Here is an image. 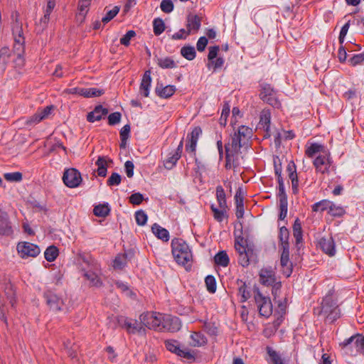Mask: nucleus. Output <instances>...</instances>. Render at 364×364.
<instances>
[{
	"label": "nucleus",
	"mask_w": 364,
	"mask_h": 364,
	"mask_svg": "<svg viewBox=\"0 0 364 364\" xmlns=\"http://www.w3.org/2000/svg\"><path fill=\"white\" fill-rule=\"evenodd\" d=\"M172 254L178 264L185 267L186 270L191 268L192 253L186 242L181 238H174L171 242Z\"/></svg>",
	"instance_id": "nucleus-1"
},
{
	"label": "nucleus",
	"mask_w": 364,
	"mask_h": 364,
	"mask_svg": "<svg viewBox=\"0 0 364 364\" xmlns=\"http://www.w3.org/2000/svg\"><path fill=\"white\" fill-rule=\"evenodd\" d=\"M314 314L323 315L326 322L333 323L341 316V311L332 295L328 294L323 298L321 306L314 309Z\"/></svg>",
	"instance_id": "nucleus-2"
},
{
	"label": "nucleus",
	"mask_w": 364,
	"mask_h": 364,
	"mask_svg": "<svg viewBox=\"0 0 364 364\" xmlns=\"http://www.w3.org/2000/svg\"><path fill=\"white\" fill-rule=\"evenodd\" d=\"M254 299L257 306L259 314L261 316L269 318L273 311L271 299L269 296H264L260 291L259 287L255 286L253 288Z\"/></svg>",
	"instance_id": "nucleus-3"
},
{
	"label": "nucleus",
	"mask_w": 364,
	"mask_h": 364,
	"mask_svg": "<svg viewBox=\"0 0 364 364\" xmlns=\"http://www.w3.org/2000/svg\"><path fill=\"white\" fill-rule=\"evenodd\" d=\"M164 315L156 312L143 313L139 316L142 327L162 331Z\"/></svg>",
	"instance_id": "nucleus-4"
},
{
	"label": "nucleus",
	"mask_w": 364,
	"mask_h": 364,
	"mask_svg": "<svg viewBox=\"0 0 364 364\" xmlns=\"http://www.w3.org/2000/svg\"><path fill=\"white\" fill-rule=\"evenodd\" d=\"M259 96L263 102L273 107L279 108L281 107V103L277 97V92L269 84L262 83L260 85Z\"/></svg>",
	"instance_id": "nucleus-5"
},
{
	"label": "nucleus",
	"mask_w": 364,
	"mask_h": 364,
	"mask_svg": "<svg viewBox=\"0 0 364 364\" xmlns=\"http://www.w3.org/2000/svg\"><path fill=\"white\" fill-rule=\"evenodd\" d=\"M118 325L125 329L129 334L140 333L142 330L141 321L132 319L124 316H117L116 317Z\"/></svg>",
	"instance_id": "nucleus-6"
},
{
	"label": "nucleus",
	"mask_w": 364,
	"mask_h": 364,
	"mask_svg": "<svg viewBox=\"0 0 364 364\" xmlns=\"http://www.w3.org/2000/svg\"><path fill=\"white\" fill-rule=\"evenodd\" d=\"M63 181L66 186L76 188L82 181L81 174L76 168H68L64 171Z\"/></svg>",
	"instance_id": "nucleus-7"
},
{
	"label": "nucleus",
	"mask_w": 364,
	"mask_h": 364,
	"mask_svg": "<svg viewBox=\"0 0 364 364\" xmlns=\"http://www.w3.org/2000/svg\"><path fill=\"white\" fill-rule=\"evenodd\" d=\"M17 251L22 258L28 257H36L41 252L38 245L28 242H18L17 245Z\"/></svg>",
	"instance_id": "nucleus-8"
},
{
	"label": "nucleus",
	"mask_w": 364,
	"mask_h": 364,
	"mask_svg": "<svg viewBox=\"0 0 364 364\" xmlns=\"http://www.w3.org/2000/svg\"><path fill=\"white\" fill-rule=\"evenodd\" d=\"M165 346L168 350L181 358L187 360H193L195 358L194 355L191 351L188 350L186 348L181 349L178 342L176 340L166 341Z\"/></svg>",
	"instance_id": "nucleus-9"
},
{
	"label": "nucleus",
	"mask_w": 364,
	"mask_h": 364,
	"mask_svg": "<svg viewBox=\"0 0 364 364\" xmlns=\"http://www.w3.org/2000/svg\"><path fill=\"white\" fill-rule=\"evenodd\" d=\"M43 297L50 310L55 312L62 311L64 302L56 294L50 290H47L44 292Z\"/></svg>",
	"instance_id": "nucleus-10"
},
{
	"label": "nucleus",
	"mask_w": 364,
	"mask_h": 364,
	"mask_svg": "<svg viewBox=\"0 0 364 364\" xmlns=\"http://www.w3.org/2000/svg\"><path fill=\"white\" fill-rule=\"evenodd\" d=\"M55 7V2L51 1L47 2L43 16L40 19L39 22L36 23V31L38 34L42 33L48 27L50 15Z\"/></svg>",
	"instance_id": "nucleus-11"
},
{
	"label": "nucleus",
	"mask_w": 364,
	"mask_h": 364,
	"mask_svg": "<svg viewBox=\"0 0 364 364\" xmlns=\"http://www.w3.org/2000/svg\"><path fill=\"white\" fill-rule=\"evenodd\" d=\"M244 139L242 138L237 136L235 134L230 136V141L225 144V153H227V150L230 151V154H239L240 149L245 145L246 141H243Z\"/></svg>",
	"instance_id": "nucleus-12"
},
{
	"label": "nucleus",
	"mask_w": 364,
	"mask_h": 364,
	"mask_svg": "<svg viewBox=\"0 0 364 364\" xmlns=\"http://www.w3.org/2000/svg\"><path fill=\"white\" fill-rule=\"evenodd\" d=\"M181 328V323L178 317L171 315L164 316L162 331L176 332L179 331Z\"/></svg>",
	"instance_id": "nucleus-13"
},
{
	"label": "nucleus",
	"mask_w": 364,
	"mask_h": 364,
	"mask_svg": "<svg viewBox=\"0 0 364 364\" xmlns=\"http://www.w3.org/2000/svg\"><path fill=\"white\" fill-rule=\"evenodd\" d=\"M318 247L328 256H333L336 253L335 242L331 236L323 237L318 242Z\"/></svg>",
	"instance_id": "nucleus-14"
},
{
	"label": "nucleus",
	"mask_w": 364,
	"mask_h": 364,
	"mask_svg": "<svg viewBox=\"0 0 364 364\" xmlns=\"http://www.w3.org/2000/svg\"><path fill=\"white\" fill-rule=\"evenodd\" d=\"M14 231L6 212L0 213V237L11 236Z\"/></svg>",
	"instance_id": "nucleus-15"
},
{
	"label": "nucleus",
	"mask_w": 364,
	"mask_h": 364,
	"mask_svg": "<svg viewBox=\"0 0 364 364\" xmlns=\"http://www.w3.org/2000/svg\"><path fill=\"white\" fill-rule=\"evenodd\" d=\"M259 282L264 285L269 287L276 282L275 272L271 269L263 268L259 273Z\"/></svg>",
	"instance_id": "nucleus-16"
},
{
	"label": "nucleus",
	"mask_w": 364,
	"mask_h": 364,
	"mask_svg": "<svg viewBox=\"0 0 364 364\" xmlns=\"http://www.w3.org/2000/svg\"><path fill=\"white\" fill-rule=\"evenodd\" d=\"M108 109L104 108L101 105H98L92 112L87 114V120L89 122L100 121L104 118L108 114Z\"/></svg>",
	"instance_id": "nucleus-17"
},
{
	"label": "nucleus",
	"mask_w": 364,
	"mask_h": 364,
	"mask_svg": "<svg viewBox=\"0 0 364 364\" xmlns=\"http://www.w3.org/2000/svg\"><path fill=\"white\" fill-rule=\"evenodd\" d=\"M317 171L322 173H328L330 161L327 154L318 156L313 162Z\"/></svg>",
	"instance_id": "nucleus-18"
},
{
	"label": "nucleus",
	"mask_w": 364,
	"mask_h": 364,
	"mask_svg": "<svg viewBox=\"0 0 364 364\" xmlns=\"http://www.w3.org/2000/svg\"><path fill=\"white\" fill-rule=\"evenodd\" d=\"M183 147V143L181 140L174 153L171 154V156L164 161V164L166 168L171 169L176 164L177 161L181 156Z\"/></svg>",
	"instance_id": "nucleus-19"
},
{
	"label": "nucleus",
	"mask_w": 364,
	"mask_h": 364,
	"mask_svg": "<svg viewBox=\"0 0 364 364\" xmlns=\"http://www.w3.org/2000/svg\"><path fill=\"white\" fill-rule=\"evenodd\" d=\"M176 88L174 85L164 86L162 83L157 82L155 87V92L161 98H169L176 92Z\"/></svg>",
	"instance_id": "nucleus-20"
},
{
	"label": "nucleus",
	"mask_w": 364,
	"mask_h": 364,
	"mask_svg": "<svg viewBox=\"0 0 364 364\" xmlns=\"http://www.w3.org/2000/svg\"><path fill=\"white\" fill-rule=\"evenodd\" d=\"M133 255L134 253L132 251L117 255L114 260V268L122 269L127 265L128 259H130Z\"/></svg>",
	"instance_id": "nucleus-21"
},
{
	"label": "nucleus",
	"mask_w": 364,
	"mask_h": 364,
	"mask_svg": "<svg viewBox=\"0 0 364 364\" xmlns=\"http://www.w3.org/2000/svg\"><path fill=\"white\" fill-rule=\"evenodd\" d=\"M12 34L14 36L15 44L25 45V38L23 36L22 24L18 23L17 21L12 27Z\"/></svg>",
	"instance_id": "nucleus-22"
},
{
	"label": "nucleus",
	"mask_w": 364,
	"mask_h": 364,
	"mask_svg": "<svg viewBox=\"0 0 364 364\" xmlns=\"http://www.w3.org/2000/svg\"><path fill=\"white\" fill-rule=\"evenodd\" d=\"M151 71L146 70L145 71L142 80L140 84V92L141 94L147 97L149 95V88L151 87Z\"/></svg>",
	"instance_id": "nucleus-23"
},
{
	"label": "nucleus",
	"mask_w": 364,
	"mask_h": 364,
	"mask_svg": "<svg viewBox=\"0 0 364 364\" xmlns=\"http://www.w3.org/2000/svg\"><path fill=\"white\" fill-rule=\"evenodd\" d=\"M201 25V18L198 15H188L187 18V35L191 30L198 31Z\"/></svg>",
	"instance_id": "nucleus-24"
},
{
	"label": "nucleus",
	"mask_w": 364,
	"mask_h": 364,
	"mask_svg": "<svg viewBox=\"0 0 364 364\" xmlns=\"http://www.w3.org/2000/svg\"><path fill=\"white\" fill-rule=\"evenodd\" d=\"M266 350L269 355V359L267 360L269 364H286L281 355L272 347L267 346Z\"/></svg>",
	"instance_id": "nucleus-25"
},
{
	"label": "nucleus",
	"mask_w": 364,
	"mask_h": 364,
	"mask_svg": "<svg viewBox=\"0 0 364 364\" xmlns=\"http://www.w3.org/2000/svg\"><path fill=\"white\" fill-rule=\"evenodd\" d=\"M152 232L154 235L159 239L167 242L169 240V232L168 231L161 227L157 223H154L151 227Z\"/></svg>",
	"instance_id": "nucleus-26"
},
{
	"label": "nucleus",
	"mask_w": 364,
	"mask_h": 364,
	"mask_svg": "<svg viewBox=\"0 0 364 364\" xmlns=\"http://www.w3.org/2000/svg\"><path fill=\"white\" fill-rule=\"evenodd\" d=\"M91 1L87 0H79L78 9L79 12L77 15V18L82 23L85 18V16L88 11V8L90 5Z\"/></svg>",
	"instance_id": "nucleus-27"
},
{
	"label": "nucleus",
	"mask_w": 364,
	"mask_h": 364,
	"mask_svg": "<svg viewBox=\"0 0 364 364\" xmlns=\"http://www.w3.org/2000/svg\"><path fill=\"white\" fill-rule=\"evenodd\" d=\"M215 264L223 267H228L230 263L229 257L225 250L218 252L214 257Z\"/></svg>",
	"instance_id": "nucleus-28"
},
{
	"label": "nucleus",
	"mask_w": 364,
	"mask_h": 364,
	"mask_svg": "<svg viewBox=\"0 0 364 364\" xmlns=\"http://www.w3.org/2000/svg\"><path fill=\"white\" fill-rule=\"evenodd\" d=\"M237 284L240 286L238 291L241 296L240 302H245L251 297L250 291L247 289L246 283L242 279H237Z\"/></svg>",
	"instance_id": "nucleus-29"
},
{
	"label": "nucleus",
	"mask_w": 364,
	"mask_h": 364,
	"mask_svg": "<svg viewBox=\"0 0 364 364\" xmlns=\"http://www.w3.org/2000/svg\"><path fill=\"white\" fill-rule=\"evenodd\" d=\"M210 209L213 213V218L218 222H222L224 218H228L227 210L228 208H216L215 205H210Z\"/></svg>",
	"instance_id": "nucleus-30"
},
{
	"label": "nucleus",
	"mask_w": 364,
	"mask_h": 364,
	"mask_svg": "<svg viewBox=\"0 0 364 364\" xmlns=\"http://www.w3.org/2000/svg\"><path fill=\"white\" fill-rule=\"evenodd\" d=\"M110 213L108 203L99 204L94 207L93 213L95 215L101 218L107 217Z\"/></svg>",
	"instance_id": "nucleus-31"
},
{
	"label": "nucleus",
	"mask_w": 364,
	"mask_h": 364,
	"mask_svg": "<svg viewBox=\"0 0 364 364\" xmlns=\"http://www.w3.org/2000/svg\"><path fill=\"white\" fill-rule=\"evenodd\" d=\"M234 134L240 138H242L243 141H246L247 144L249 139L251 138L252 134V129L246 127V126H240L237 130V132H235Z\"/></svg>",
	"instance_id": "nucleus-32"
},
{
	"label": "nucleus",
	"mask_w": 364,
	"mask_h": 364,
	"mask_svg": "<svg viewBox=\"0 0 364 364\" xmlns=\"http://www.w3.org/2000/svg\"><path fill=\"white\" fill-rule=\"evenodd\" d=\"M320 152H325L324 146L317 143L311 144L305 151V154L309 158H313L316 154Z\"/></svg>",
	"instance_id": "nucleus-33"
},
{
	"label": "nucleus",
	"mask_w": 364,
	"mask_h": 364,
	"mask_svg": "<svg viewBox=\"0 0 364 364\" xmlns=\"http://www.w3.org/2000/svg\"><path fill=\"white\" fill-rule=\"evenodd\" d=\"M4 293H5V296H6V299L9 301L11 306L12 307H14L16 300V293L14 289V286L12 284H11L10 282L6 284L5 289H4Z\"/></svg>",
	"instance_id": "nucleus-34"
},
{
	"label": "nucleus",
	"mask_w": 364,
	"mask_h": 364,
	"mask_svg": "<svg viewBox=\"0 0 364 364\" xmlns=\"http://www.w3.org/2000/svg\"><path fill=\"white\" fill-rule=\"evenodd\" d=\"M270 114L269 113H264L260 116V120L259 122V125L260 128H262L266 132L265 137L269 136V128H270Z\"/></svg>",
	"instance_id": "nucleus-35"
},
{
	"label": "nucleus",
	"mask_w": 364,
	"mask_h": 364,
	"mask_svg": "<svg viewBox=\"0 0 364 364\" xmlns=\"http://www.w3.org/2000/svg\"><path fill=\"white\" fill-rule=\"evenodd\" d=\"M216 198L219 208H228L224 188L221 186L216 187Z\"/></svg>",
	"instance_id": "nucleus-36"
},
{
	"label": "nucleus",
	"mask_w": 364,
	"mask_h": 364,
	"mask_svg": "<svg viewBox=\"0 0 364 364\" xmlns=\"http://www.w3.org/2000/svg\"><path fill=\"white\" fill-rule=\"evenodd\" d=\"M181 55L188 60H192L196 58V52L192 46H184L181 49Z\"/></svg>",
	"instance_id": "nucleus-37"
},
{
	"label": "nucleus",
	"mask_w": 364,
	"mask_h": 364,
	"mask_svg": "<svg viewBox=\"0 0 364 364\" xmlns=\"http://www.w3.org/2000/svg\"><path fill=\"white\" fill-rule=\"evenodd\" d=\"M157 65L163 69H169L176 67L175 61L171 57L159 58L156 60Z\"/></svg>",
	"instance_id": "nucleus-38"
},
{
	"label": "nucleus",
	"mask_w": 364,
	"mask_h": 364,
	"mask_svg": "<svg viewBox=\"0 0 364 364\" xmlns=\"http://www.w3.org/2000/svg\"><path fill=\"white\" fill-rule=\"evenodd\" d=\"M95 164L97 166V174L101 177H105L107 171V161L105 156H99Z\"/></svg>",
	"instance_id": "nucleus-39"
},
{
	"label": "nucleus",
	"mask_w": 364,
	"mask_h": 364,
	"mask_svg": "<svg viewBox=\"0 0 364 364\" xmlns=\"http://www.w3.org/2000/svg\"><path fill=\"white\" fill-rule=\"evenodd\" d=\"M58 254V249L54 245H50L46 250L44 256L48 262H51L55 260Z\"/></svg>",
	"instance_id": "nucleus-40"
},
{
	"label": "nucleus",
	"mask_w": 364,
	"mask_h": 364,
	"mask_svg": "<svg viewBox=\"0 0 364 364\" xmlns=\"http://www.w3.org/2000/svg\"><path fill=\"white\" fill-rule=\"evenodd\" d=\"M64 347L66 350V353L72 359L77 358V349L78 346L75 343H72L71 341H67L64 342Z\"/></svg>",
	"instance_id": "nucleus-41"
},
{
	"label": "nucleus",
	"mask_w": 364,
	"mask_h": 364,
	"mask_svg": "<svg viewBox=\"0 0 364 364\" xmlns=\"http://www.w3.org/2000/svg\"><path fill=\"white\" fill-rule=\"evenodd\" d=\"M280 264L283 268V274L289 277L292 273V264L289 262V257H280Z\"/></svg>",
	"instance_id": "nucleus-42"
},
{
	"label": "nucleus",
	"mask_w": 364,
	"mask_h": 364,
	"mask_svg": "<svg viewBox=\"0 0 364 364\" xmlns=\"http://www.w3.org/2000/svg\"><path fill=\"white\" fill-rule=\"evenodd\" d=\"M332 202L328 200H322L319 202L314 203L312 206V210L314 212L321 211L323 212L327 209L330 210V206Z\"/></svg>",
	"instance_id": "nucleus-43"
},
{
	"label": "nucleus",
	"mask_w": 364,
	"mask_h": 364,
	"mask_svg": "<svg viewBox=\"0 0 364 364\" xmlns=\"http://www.w3.org/2000/svg\"><path fill=\"white\" fill-rule=\"evenodd\" d=\"M165 23L161 18H156L153 21V30L156 36L161 35L165 31Z\"/></svg>",
	"instance_id": "nucleus-44"
},
{
	"label": "nucleus",
	"mask_w": 364,
	"mask_h": 364,
	"mask_svg": "<svg viewBox=\"0 0 364 364\" xmlns=\"http://www.w3.org/2000/svg\"><path fill=\"white\" fill-rule=\"evenodd\" d=\"M240 228L239 230L240 234L237 235V230L234 231V235H235V247H238L239 249H241L242 245H247V240H245L242 235V225L241 223H240Z\"/></svg>",
	"instance_id": "nucleus-45"
},
{
	"label": "nucleus",
	"mask_w": 364,
	"mask_h": 364,
	"mask_svg": "<svg viewBox=\"0 0 364 364\" xmlns=\"http://www.w3.org/2000/svg\"><path fill=\"white\" fill-rule=\"evenodd\" d=\"M12 53L17 56V59L23 63V55L25 53V45H18L14 43Z\"/></svg>",
	"instance_id": "nucleus-46"
},
{
	"label": "nucleus",
	"mask_w": 364,
	"mask_h": 364,
	"mask_svg": "<svg viewBox=\"0 0 364 364\" xmlns=\"http://www.w3.org/2000/svg\"><path fill=\"white\" fill-rule=\"evenodd\" d=\"M293 234L296 239V244H299L302 240V230L301 223L297 218L293 225Z\"/></svg>",
	"instance_id": "nucleus-47"
},
{
	"label": "nucleus",
	"mask_w": 364,
	"mask_h": 364,
	"mask_svg": "<svg viewBox=\"0 0 364 364\" xmlns=\"http://www.w3.org/2000/svg\"><path fill=\"white\" fill-rule=\"evenodd\" d=\"M289 232L288 229L285 226L281 227L279 228V245L289 244Z\"/></svg>",
	"instance_id": "nucleus-48"
},
{
	"label": "nucleus",
	"mask_w": 364,
	"mask_h": 364,
	"mask_svg": "<svg viewBox=\"0 0 364 364\" xmlns=\"http://www.w3.org/2000/svg\"><path fill=\"white\" fill-rule=\"evenodd\" d=\"M120 8L117 6L113 7L112 9L108 11L105 16L102 18V22L104 24L109 23L119 13Z\"/></svg>",
	"instance_id": "nucleus-49"
},
{
	"label": "nucleus",
	"mask_w": 364,
	"mask_h": 364,
	"mask_svg": "<svg viewBox=\"0 0 364 364\" xmlns=\"http://www.w3.org/2000/svg\"><path fill=\"white\" fill-rule=\"evenodd\" d=\"M328 213L333 217H341L345 214L346 211L343 207L336 205L332 202L331 205L330 206V210Z\"/></svg>",
	"instance_id": "nucleus-50"
},
{
	"label": "nucleus",
	"mask_w": 364,
	"mask_h": 364,
	"mask_svg": "<svg viewBox=\"0 0 364 364\" xmlns=\"http://www.w3.org/2000/svg\"><path fill=\"white\" fill-rule=\"evenodd\" d=\"M134 216L138 225L143 226L146 223L148 216L144 210H139L136 211Z\"/></svg>",
	"instance_id": "nucleus-51"
},
{
	"label": "nucleus",
	"mask_w": 364,
	"mask_h": 364,
	"mask_svg": "<svg viewBox=\"0 0 364 364\" xmlns=\"http://www.w3.org/2000/svg\"><path fill=\"white\" fill-rule=\"evenodd\" d=\"M207 290L210 293H215L216 291V281L213 275H208L205 279Z\"/></svg>",
	"instance_id": "nucleus-52"
},
{
	"label": "nucleus",
	"mask_w": 364,
	"mask_h": 364,
	"mask_svg": "<svg viewBox=\"0 0 364 364\" xmlns=\"http://www.w3.org/2000/svg\"><path fill=\"white\" fill-rule=\"evenodd\" d=\"M191 338L193 341V345L196 346H200L206 343L205 337L200 333H193L191 335Z\"/></svg>",
	"instance_id": "nucleus-53"
},
{
	"label": "nucleus",
	"mask_w": 364,
	"mask_h": 364,
	"mask_svg": "<svg viewBox=\"0 0 364 364\" xmlns=\"http://www.w3.org/2000/svg\"><path fill=\"white\" fill-rule=\"evenodd\" d=\"M274 170L277 180L283 179L282 176V166L280 159L278 156L274 158Z\"/></svg>",
	"instance_id": "nucleus-54"
},
{
	"label": "nucleus",
	"mask_w": 364,
	"mask_h": 364,
	"mask_svg": "<svg viewBox=\"0 0 364 364\" xmlns=\"http://www.w3.org/2000/svg\"><path fill=\"white\" fill-rule=\"evenodd\" d=\"M84 276L90 281L91 284L94 286L99 287L102 285V282H100L98 276L92 272H85Z\"/></svg>",
	"instance_id": "nucleus-55"
},
{
	"label": "nucleus",
	"mask_w": 364,
	"mask_h": 364,
	"mask_svg": "<svg viewBox=\"0 0 364 364\" xmlns=\"http://www.w3.org/2000/svg\"><path fill=\"white\" fill-rule=\"evenodd\" d=\"M136 35L134 31H128L127 33L120 38V43L124 46H129L130 45V40L136 36Z\"/></svg>",
	"instance_id": "nucleus-56"
},
{
	"label": "nucleus",
	"mask_w": 364,
	"mask_h": 364,
	"mask_svg": "<svg viewBox=\"0 0 364 364\" xmlns=\"http://www.w3.org/2000/svg\"><path fill=\"white\" fill-rule=\"evenodd\" d=\"M4 178L8 181L18 182L22 180V173L21 172L6 173L4 175Z\"/></svg>",
	"instance_id": "nucleus-57"
},
{
	"label": "nucleus",
	"mask_w": 364,
	"mask_h": 364,
	"mask_svg": "<svg viewBox=\"0 0 364 364\" xmlns=\"http://www.w3.org/2000/svg\"><path fill=\"white\" fill-rule=\"evenodd\" d=\"M121 181H122L121 176L118 173L114 172L112 173V175L108 178V180L107 181V184L109 186H118L120 184Z\"/></svg>",
	"instance_id": "nucleus-58"
},
{
	"label": "nucleus",
	"mask_w": 364,
	"mask_h": 364,
	"mask_svg": "<svg viewBox=\"0 0 364 364\" xmlns=\"http://www.w3.org/2000/svg\"><path fill=\"white\" fill-rule=\"evenodd\" d=\"M144 200V196L140 193H134L129 198V203L134 205H140Z\"/></svg>",
	"instance_id": "nucleus-59"
},
{
	"label": "nucleus",
	"mask_w": 364,
	"mask_h": 364,
	"mask_svg": "<svg viewBox=\"0 0 364 364\" xmlns=\"http://www.w3.org/2000/svg\"><path fill=\"white\" fill-rule=\"evenodd\" d=\"M160 7L162 11L169 14L173 10L174 6L171 0H162Z\"/></svg>",
	"instance_id": "nucleus-60"
},
{
	"label": "nucleus",
	"mask_w": 364,
	"mask_h": 364,
	"mask_svg": "<svg viewBox=\"0 0 364 364\" xmlns=\"http://www.w3.org/2000/svg\"><path fill=\"white\" fill-rule=\"evenodd\" d=\"M122 114L119 112H115L110 114L108 116V124L111 126H114L120 122Z\"/></svg>",
	"instance_id": "nucleus-61"
},
{
	"label": "nucleus",
	"mask_w": 364,
	"mask_h": 364,
	"mask_svg": "<svg viewBox=\"0 0 364 364\" xmlns=\"http://www.w3.org/2000/svg\"><path fill=\"white\" fill-rule=\"evenodd\" d=\"M105 93V90L102 89H98L97 87H90L87 88L86 97H100Z\"/></svg>",
	"instance_id": "nucleus-62"
},
{
	"label": "nucleus",
	"mask_w": 364,
	"mask_h": 364,
	"mask_svg": "<svg viewBox=\"0 0 364 364\" xmlns=\"http://www.w3.org/2000/svg\"><path fill=\"white\" fill-rule=\"evenodd\" d=\"M203 328L210 336H216L218 334V328L214 323L205 322L203 325Z\"/></svg>",
	"instance_id": "nucleus-63"
},
{
	"label": "nucleus",
	"mask_w": 364,
	"mask_h": 364,
	"mask_svg": "<svg viewBox=\"0 0 364 364\" xmlns=\"http://www.w3.org/2000/svg\"><path fill=\"white\" fill-rule=\"evenodd\" d=\"M357 352L364 353V335L360 333L358 339L355 341Z\"/></svg>",
	"instance_id": "nucleus-64"
}]
</instances>
